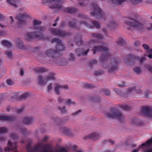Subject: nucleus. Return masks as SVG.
Masks as SVG:
<instances>
[{
    "instance_id": "79ce46f5",
    "label": "nucleus",
    "mask_w": 152,
    "mask_h": 152,
    "mask_svg": "<svg viewBox=\"0 0 152 152\" xmlns=\"http://www.w3.org/2000/svg\"><path fill=\"white\" fill-rule=\"evenodd\" d=\"M151 28H152V24L151 25Z\"/></svg>"
},
{
    "instance_id": "6ab92c4d",
    "label": "nucleus",
    "mask_w": 152,
    "mask_h": 152,
    "mask_svg": "<svg viewBox=\"0 0 152 152\" xmlns=\"http://www.w3.org/2000/svg\"><path fill=\"white\" fill-rule=\"evenodd\" d=\"M34 25H38L40 24L41 23V22L40 21H38L37 20H35L34 21Z\"/></svg>"
},
{
    "instance_id": "a878e982",
    "label": "nucleus",
    "mask_w": 152,
    "mask_h": 152,
    "mask_svg": "<svg viewBox=\"0 0 152 152\" xmlns=\"http://www.w3.org/2000/svg\"><path fill=\"white\" fill-rule=\"evenodd\" d=\"M7 83L10 85H11L12 83V81L11 80H8L7 81Z\"/></svg>"
},
{
    "instance_id": "a211bd4d",
    "label": "nucleus",
    "mask_w": 152,
    "mask_h": 152,
    "mask_svg": "<svg viewBox=\"0 0 152 152\" xmlns=\"http://www.w3.org/2000/svg\"><path fill=\"white\" fill-rule=\"evenodd\" d=\"M144 49L148 50L149 49V47L145 44H143L142 45Z\"/></svg>"
},
{
    "instance_id": "0eeeda50",
    "label": "nucleus",
    "mask_w": 152,
    "mask_h": 152,
    "mask_svg": "<svg viewBox=\"0 0 152 152\" xmlns=\"http://www.w3.org/2000/svg\"><path fill=\"white\" fill-rule=\"evenodd\" d=\"M15 44L17 47L20 48H23V42L19 39H17L15 40Z\"/></svg>"
},
{
    "instance_id": "1a4fd4ad",
    "label": "nucleus",
    "mask_w": 152,
    "mask_h": 152,
    "mask_svg": "<svg viewBox=\"0 0 152 152\" xmlns=\"http://www.w3.org/2000/svg\"><path fill=\"white\" fill-rule=\"evenodd\" d=\"M32 118H25L24 121V122L26 124H30L32 121Z\"/></svg>"
},
{
    "instance_id": "6e6552de",
    "label": "nucleus",
    "mask_w": 152,
    "mask_h": 152,
    "mask_svg": "<svg viewBox=\"0 0 152 152\" xmlns=\"http://www.w3.org/2000/svg\"><path fill=\"white\" fill-rule=\"evenodd\" d=\"M28 17V15L26 13H23V14L20 15L19 17L18 18L20 20H24L25 18Z\"/></svg>"
},
{
    "instance_id": "c85d7f7f",
    "label": "nucleus",
    "mask_w": 152,
    "mask_h": 152,
    "mask_svg": "<svg viewBox=\"0 0 152 152\" xmlns=\"http://www.w3.org/2000/svg\"><path fill=\"white\" fill-rule=\"evenodd\" d=\"M42 152H52L51 151H49L48 150L45 149Z\"/></svg>"
},
{
    "instance_id": "c756f323",
    "label": "nucleus",
    "mask_w": 152,
    "mask_h": 152,
    "mask_svg": "<svg viewBox=\"0 0 152 152\" xmlns=\"http://www.w3.org/2000/svg\"><path fill=\"white\" fill-rule=\"evenodd\" d=\"M66 103L67 104H70L71 103V102L70 99H68L66 101Z\"/></svg>"
},
{
    "instance_id": "72a5a7b5",
    "label": "nucleus",
    "mask_w": 152,
    "mask_h": 152,
    "mask_svg": "<svg viewBox=\"0 0 152 152\" xmlns=\"http://www.w3.org/2000/svg\"><path fill=\"white\" fill-rule=\"evenodd\" d=\"M95 134H92V136L91 137L94 138L95 137H94V136H95Z\"/></svg>"
},
{
    "instance_id": "f8f14e48",
    "label": "nucleus",
    "mask_w": 152,
    "mask_h": 152,
    "mask_svg": "<svg viewBox=\"0 0 152 152\" xmlns=\"http://www.w3.org/2000/svg\"><path fill=\"white\" fill-rule=\"evenodd\" d=\"M5 54L6 56L8 57H10L12 56V53L9 51H7L5 53Z\"/></svg>"
},
{
    "instance_id": "412c9836",
    "label": "nucleus",
    "mask_w": 152,
    "mask_h": 152,
    "mask_svg": "<svg viewBox=\"0 0 152 152\" xmlns=\"http://www.w3.org/2000/svg\"><path fill=\"white\" fill-rule=\"evenodd\" d=\"M145 152H152V147L145 151Z\"/></svg>"
},
{
    "instance_id": "4468645a",
    "label": "nucleus",
    "mask_w": 152,
    "mask_h": 152,
    "mask_svg": "<svg viewBox=\"0 0 152 152\" xmlns=\"http://www.w3.org/2000/svg\"><path fill=\"white\" fill-rule=\"evenodd\" d=\"M94 26L97 28H99L100 27L99 24L96 21H94L93 22Z\"/></svg>"
},
{
    "instance_id": "9b49d317",
    "label": "nucleus",
    "mask_w": 152,
    "mask_h": 152,
    "mask_svg": "<svg viewBox=\"0 0 152 152\" xmlns=\"http://www.w3.org/2000/svg\"><path fill=\"white\" fill-rule=\"evenodd\" d=\"M2 44L3 45L5 46H9L10 45V43L9 42L6 40L2 41Z\"/></svg>"
},
{
    "instance_id": "f257e3e1",
    "label": "nucleus",
    "mask_w": 152,
    "mask_h": 152,
    "mask_svg": "<svg viewBox=\"0 0 152 152\" xmlns=\"http://www.w3.org/2000/svg\"><path fill=\"white\" fill-rule=\"evenodd\" d=\"M105 115L108 118H114L118 119L122 117V114L115 109H113L110 112L106 113Z\"/></svg>"
},
{
    "instance_id": "7c9ffc66",
    "label": "nucleus",
    "mask_w": 152,
    "mask_h": 152,
    "mask_svg": "<svg viewBox=\"0 0 152 152\" xmlns=\"http://www.w3.org/2000/svg\"><path fill=\"white\" fill-rule=\"evenodd\" d=\"M53 51L52 50H50L48 52V55H49V53L52 54L53 53Z\"/></svg>"
},
{
    "instance_id": "c03bdc74",
    "label": "nucleus",
    "mask_w": 152,
    "mask_h": 152,
    "mask_svg": "<svg viewBox=\"0 0 152 152\" xmlns=\"http://www.w3.org/2000/svg\"><path fill=\"white\" fill-rule=\"evenodd\" d=\"M28 36H29V34H28Z\"/></svg>"
},
{
    "instance_id": "e433bc0d",
    "label": "nucleus",
    "mask_w": 152,
    "mask_h": 152,
    "mask_svg": "<svg viewBox=\"0 0 152 152\" xmlns=\"http://www.w3.org/2000/svg\"><path fill=\"white\" fill-rule=\"evenodd\" d=\"M97 49V48H94V53H95V50H96V49Z\"/></svg>"
},
{
    "instance_id": "a19ab883",
    "label": "nucleus",
    "mask_w": 152,
    "mask_h": 152,
    "mask_svg": "<svg viewBox=\"0 0 152 152\" xmlns=\"http://www.w3.org/2000/svg\"><path fill=\"white\" fill-rule=\"evenodd\" d=\"M77 152H82L81 151H78Z\"/></svg>"
},
{
    "instance_id": "f704fd0d",
    "label": "nucleus",
    "mask_w": 152,
    "mask_h": 152,
    "mask_svg": "<svg viewBox=\"0 0 152 152\" xmlns=\"http://www.w3.org/2000/svg\"><path fill=\"white\" fill-rule=\"evenodd\" d=\"M88 51V50H87L86 51V52H84L83 54H86L87 53Z\"/></svg>"
},
{
    "instance_id": "9d476101",
    "label": "nucleus",
    "mask_w": 152,
    "mask_h": 152,
    "mask_svg": "<svg viewBox=\"0 0 152 152\" xmlns=\"http://www.w3.org/2000/svg\"><path fill=\"white\" fill-rule=\"evenodd\" d=\"M8 131V129L6 128L3 127H0V133H4L7 132Z\"/></svg>"
},
{
    "instance_id": "4be33fe9",
    "label": "nucleus",
    "mask_w": 152,
    "mask_h": 152,
    "mask_svg": "<svg viewBox=\"0 0 152 152\" xmlns=\"http://www.w3.org/2000/svg\"><path fill=\"white\" fill-rule=\"evenodd\" d=\"M11 137L12 139H14L15 138H16L17 137V136L15 134H12L11 135Z\"/></svg>"
},
{
    "instance_id": "dca6fc26",
    "label": "nucleus",
    "mask_w": 152,
    "mask_h": 152,
    "mask_svg": "<svg viewBox=\"0 0 152 152\" xmlns=\"http://www.w3.org/2000/svg\"><path fill=\"white\" fill-rule=\"evenodd\" d=\"M148 56L150 58H152V49L150 50L149 54L148 55Z\"/></svg>"
},
{
    "instance_id": "2f4dec72",
    "label": "nucleus",
    "mask_w": 152,
    "mask_h": 152,
    "mask_svg": "<svg viewBox=\"0 0 152 152\" xmlns=\"http://www.w3.org/2000/svg\"><path fill=\"white\" fill-rule=\"evenodd\" d=\"M63 109H62V108H61L60 110L62 112H64V111L65 110V108L64 107H63Z\"/></svg>"
},
{
    "instance_id": "a18cd8bd",
    "label": "nucleus",
    "mask_w": 152,
    "mask_h": 152,
    "mask_svg": "<svg viewBox=\"0 0 152 152\" xmlns=\"http://www.w3.org/2000/svg\"><path fill=\"white\" fill-rule=\"evenodd\" d=\"M75 147H76V146H75Z\"/></svg>"
},
{
    "instance_id": "5701e85b",
    "label": "nucleus",
    "mask_w": 152,
    "mask_h": 152,
    "mask_svg": "<svg viewBox=\"0 0 152 152\" xmlns=\"http://www.w3.org/2000/svg\"><path fill=\"white\" fill-rule=\"evenodd\" d=\"M0 119L1 120H6L7 119V117L6 116H0Z\"/></svg>"
},
{
    "instance_id": "39448f33",
    "label": "nucleus",
    "mask_w": 152,
    "mask_h": 152,
    "mask_svg": "<svg viewBox=\"0 0 152 152\" xmlns=\"http://www.w3.org/2000/svg\"><path fill=\"white\" fill-rule=\"evenodd\" d=\"M67 85L61 86L59 84H56L55 86V90L57 94H59L62 90H66L68 89Z\"/></svg>"
},
{
    "instance_id": "58836bf2",
    "label": "nucleus",
    "mask_w": 152,
    "mask_h": 152,
    "mask_svg": "<svg viewBox=\"0 0 152 152\" xmlns=\"http://www.w3.org/2000/svg\"><path fill=\"white\" fill-rule=\"evenodd\" d=\"M60 6L59 7H56V8H60Z\"/></svg>"
},
{
    "instance_id": "b1692460",
    "label": "nucleus",
    "mask_w": 152,
    "mask_h": 152,
    "mask_svg": "<svg viewBox=\"0 0 152 152\" xmlns=\"http://www.w3.org/2000/svg\"><path fill=\"white\" fill-rule=\"evenodd\" d=\"M134 3H137L140 2L141 1V0H131Z\"/></svg>"
},
{
    "instance_id": "393cba45",
    "label": "nucleus",
    "mask_w": 152,
    "mask_h": 152,
    "mask_svg": "<svg viewBox=\"0 0 152 152\" xmlns=\"http://www.w3.org/2000/svg\"><path fill=\"white\" fill-rule=\"evenodd\" d=\"M24 73V72L23 70H21L20 71V74L21 76H23Z\"/></svg>"
},
{
    "instance_id": "ddd939ff",
    "label": "nucleus",
    "mask_w": 152,
    "mask_h": 152,
    "mask_svg": "<svg viewBox=\"0 0 152 152\" xmlns=\"http://www.w3.org/2000/svg\"><path fill=\"white\" fill-rule=\"evenodd\" d=\"M18 0H7V1L11 4H14V3L16 2Z\"/></svg>"
},
{
    "instance_id": "7ed1b4c3",
    "label": "nucleus",
    "mask_w": 152,
    "mask_h": 152,
    "mask_svg": "<svg viewBox=\"0 0 152 152\" xmlns=\"http://www.w3.org/2000/svg\"><path fill=\"white\" fill-rule=\"evenodd\" d=\"M16 143H14L10 141H9L7 144V147L4 150L5 152H9L10 150H13L17 148V146Z\"/></svg>"
},
{
    "instance_id": "423d86ee",
    "label": "nucleus",
    "mask_w": 152,
    "mask_h": 152,
    "mask_svg": "<svg viewBox=\"0 0 152 152\" xmlns=\"http://www.w3.org/2000/svg\"><path fill=\"white\" fill-rule=\"evenodd\" d=\"M152 144V137L149 139L147 141L143 143L141 145V146H144L145 147H147L150 146Z\"/></svg>"
},
{
    "instance_id": "37998d69",
    "label": "nucleus",
    "mask_w": 152,
    "mask_h": 152,
    "mask_svg": "<svg viewBox=\"0 0 152 152\" xmlns=\"http://www.w3.org/2000/svg\"><path fill=\"white\" fill-rule=\"evenodd\" d=\"M0 26L1 27V25L0 24Z\"/></svg>"
},
{
    "instance_id": "aec40b11",
    "label": "nucleus",
    "mask_w": 152,
    "mask_h": 152,
    "mask_svg": "<svg viewBox=\"0 0 152 152\" xmlns=\"http://www.w3.org/2000/svg\"><path fill=\"white\" fill-rule=\"evenodd\" d=\"M134 70L136 72V73H139L140 72V69L138 68H135L134 69Z\"/></svg>"
},
{
    "instance_id": "c9c22d12",
    "label": "nucleus",
    "mask_w": 152,
    "mask_h": 152,
    "mask_svg": "<svg viewBox=\"0 0 152 152\" xmlns=\"http://www.w3.org/2000/svg\"><path fill=\"white\" fill-rule=\"evenodd\" d=\"M126 0H120V2H122L125 1Z\"/></svg>"
},
{
    "instance_id": "20e7f679",
    "label": "nucleus",
    "mask_w": 152,
    "mask_h": 152,
    "mask_svg": "<svg viewBox=\"0 0 152 152\" xmlns=\"http://www.w3.org/2000/svg\"><path fill=\"white\" fill-rule=\"evenodd\" d=\"M132 19L131 18H126L124 21L125 23L127 25L132 26L134 27H136L138 24V23L136 21L134 20H132V22H129V21L131 20Z\"/></svg>"
},
{
    "instance_id": "ea45409f",
    "label": "nucleus",
    "mask_w": 152,
    "mask_h": 152,
    "mask_svg": "<svg viewBox=\"0 0 152 152\" xmlns=\"http://www.w3.org/2000/svg\"><path fill=\"white\" fill-rule=\"evenodd\" d=\"M10 18H11V20H12V17L11 16H10Z\"/></svg>"
},
{
    "instance_id": "2eb2a0df",
    "label": "nucleus",
    "mask_w": 152,
    "mask_h": 152,
    "mask_svg": "<svg viewBox=\"0 0 152 152\" xmlns=\"http://www.w3.org/2000/svg\"><path fill=\"white\" fill-rule=\"evenodd\" d=\"M56 152H67V150L66 149L62 148L59 151Z\"/></svg>"
},
{
    "instance_id": "473e14b6",
    "label": "nucleus",
    "mask_w": 152,
    "mask_h": 152,
    "mask_svg": "<svg viewBox=\"0 0 152 152\" xmlns=\"http://www.w3.org/2000/svg\"><path fill=\"white\" fill-rule=\"evenodd\" d=\"M139 151L138 149H135L132 152H138Z\"/></svg>"
},
{
    "instance_id": "bb28decb",
    "label": "nucleus",
    "mask_w": 152,
    "mask_h": 152,
    "mask_svg": "<svg viewBox=\"0 0 152 152\" xmlns=\"http://www.w3.org/2000/svg\"><path fill=\"white\" fill-rule=\"evenodd\" d=\"M52 89V87L51 85L50 84L49 85L48 87V91H49L51 90V89Z\"/></svg>"
},
{
    "instance_id": "4c0bfd02",
    "label": "nucleus",
    "mask_w": 152,
    "mask_h": 152,
    "mask_svg": "<svg viewBox=\"0 0 152 152\" xmlns=\"http://www.w3.org/2000/svg\"><path fill=\"white\" fill-rule=\"evenodd\" d=\"M56 24L55 23H54L53 24V26H56Z\"/></svg>"
},
{
    "instance_id": "f3484780",
    "label": "nucleus",
    "mask_w": 152,
    "mask_h": 152,
    "mask_svg": "<svg viewBox=\"0 0 152 152\" xmlns=\"http://www.w3.org/2000/svg\"><path fill=\"white\" fill-rule=\"evenodd\" d=\"M58 48L60 49V50H61L64 49V47L62 45H59L58 46Z\"/></svg>"
},
{
    "instance_id": "cd10ccee",
    "label": "nucleus",
    "mask_w": 152,
    "mask_h": 152,
    "mask_svg": "<svg viewBox=\"0 0 152 152\" xmlns=\"http://www.w3.org/2000/svg\"><path fill=\"white\" fill-rule=\"evenodd\" d=\"M53 42H59L60 43V41L58 39H53Z\"/></svg>"
},
{
    "instance_id": "f03ea898",
    "label": "nucleus",
    "mask_w": 152,
    "mask_h": 152,
    "mask_svg": "<svg viewBox=\"0 0 152 152\" xmlns=\"http://www.w3.org/2000/svg\"><path fill=\"white\" fill-rule=\"evenodd\" d=\"M55 77L53 74H51L43 78L41 76H39L37 78V81L41 85H43L45 83L48 81L54 79Z\"/></svg>"
}]
</instances>
